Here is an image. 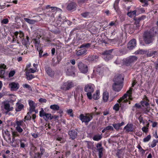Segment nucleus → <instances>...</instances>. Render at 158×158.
<instances>
[{
	"label": "nucleus",
	"instance_id": "18",
	"mask_svg": "<svg viewBox=\"0 0 158 158\" xmlns=\"http://www.w3.org/2000/svg\"><path fill=\"white\" fill-rule=\"evenodd\" d=\"M68 133L70 138L73 140L77 137V133L74 130H71L69 131Z\"/></svg>",
	"mask_w": 158,
	"mask_h": 158
},
{
	"label": "nucleus",
	"instance_id": "13",
	"mask_svg": "<svg viewBox=\"0 0 158 158\" xmlns=\"http://www.w3.org/2000/svg\"><path fill=\"white\" fill-rule=\"evenodd\" d=\"M75 70V67L72 65L69 66L65 70L66 75L68 76H74Z\"/></svg>",
	"mask_w": 158,
	"mask_h": 158
},
{
	"label": "nucleus",
	"instance_id": "48",
	"mask_svg": "<svg viewBox=\"0 0 158 158\" xmlns=\"http://www.w3.org/2000/svg\"><path fill=\"white\" fill-rule=\"evenodd\" d=\"M119 106L118 103L115 104L114 106L113 109L116 111H118L119 110Z\"/></svg>",
	"mask_w": 158,
	"mask_h": 158
},
{
	"label": "nucleus",
	"instance_id": "24",
	"mask_svg": "<svg viewBox=\"0 0 158 158\" xmlns=\"http://www.w3.org/2000/svg\"><path fill=\"white\" fill-rule=\"evenodd\" d=\"M109 94L107 91H105L103 94V99L104 102H106L108 100Z\"/></svg>",
	"mask_w": 158,
	"mask_h": 158
},
{
	"label": "nucleus",
	"instance_id": "5",
	"mask_svg": "<svg viewBox=\"0 0 158 158\" xmlns=\"http://www.w3.org/2000/svg\"><path fill=\"white\" fill-rule=\"evenodd\" d=\"M75 84L72 81H68L63 83L61 85L60 89L63 91L68 90L74 87Z\"/></svg>",
	"mask_w": 158,
	"mask_h": 158
},
{
	"label": "nucleus",
	"instance_id": "40",
	"mask_svg": "<svg viewBox=\"0 0 158 158\" xmlns=\"http://www.w3.org/2000/svg\"><path fill=\"white\" fill-rule=\"evenodd\" d=\"M103 148H100L97 149V150L99 152V158H101L102 155Z\"/></svg>",
	"mask_w": 158,
	"mask_h": 158
},
{
	"label": "nucleus",
	"instance_id": "58",
	"mask_svg": "<svg viewBox=\"0 0 158 158\" xmlns=\"http://www.w3.org/2000/svg\"><path fill=\"white\" fill-rule=\"evenodd\" d=\"M15 73V71H10L9 73V77H13Z\"/></svg>",
	"mask_w": 158,
	"mask_h": 158
},
{
	"label": "nucleus",
	"instance_id": "9",
	"mask_svg": "<svg viewBox=\"0 0 158 158\" xmlns=\"http://www.w3.org/2000/svg\"><path fill=\"white\" fill-rule=\"evenodd\" d=\"M132 90V89L131 88H130L129 90L127 91L126 93L124 94L122 97L118 100V102L119 103H120L121 102H127L128 101V100L127 98V96L128 97L129 99L131 100V94Z\"/></svg>",
	"mask_w": 158,
	"mask_h": 158
},
{
	"label": "nucleus",
	"instance_id": "45",
	"mask_svg": "<svg viewBox=\"0 0 158 158\" xmlns=\"http://www.w3.org/2000/svg\"><path fill=\"white\" fill-rule=\"evenodd\" d=\"M27 78L28 80H30L33 78L34 77V76L32 74H27Z\"/></svg>",
	"mask_w": 158,
	"mask_h": 158
},
{
	"label": "nucleus",
	"instance_id": "17",
	"mask_svg": "<svg viewBox=\"0 0 158 158\" xmlns=\"http://www.w3.org/2000/svg\"><path fill=\"white\" fill-rule=\"evenodd\" d=\"M120 0H116L114 4L113 7L115 11L118 13H119L120 12L119 8L118 7V3ZM125 2H128L130 0H123Z\"/></svg>",
	"mask_w": 158,
	"mask_h": 158
},
{
	"label": "nucleus",
	"instance_id": "32",
	"mask_svg": "<svg viewBox=\"0 0 158 158\" xmlns=\"http://www.w3.org/2000/svg\"><path fill=\"white\" fill-rule=\"evenodd\" d=\"M102 137V135L98 134L95 135L93 139L94 140L98 141L100 140Z\"/></svg>",
	"mask_w": 158,
	"mask_h": 158
},
{
	"label": "nucleus",
	"instance_id": "4",
	"mask_svg": "<svg viewBox=\"0 0 158 158\" xmlns=\"http://www.w3.org/2000/svg\"><path fill=\"white\" fill-rule=\"evenodd\" d=\"M95 87L93 84L89 83L85 85V91L87 92V96L89 99H92V94L94 92Z\"/></svg>",
	"mask_w": 158,
	"mask_h": 158
},
{
	"label": "nucleus",
	"instance_id": "7",
	"mask_svg": "<svg viewBox=\"0 0 158 158\" xmlns=\"http://www.w3.org/2000/svg\"><path fill=\"white\" fill-rule=\"evenodd\" d=\"M135 53L136 54H145L148 57L153 56L154 57L158 54V51H151L150 50L145 51L139 50L136 51L135 52Z\"/></svg>",
	"mask_w": 158,
	"mask_h": 158
},
{
	"label": "nucleus",
	"instance_id": "33",
	"mask_svg": "<svg viewBox=\"0 0 158 158\" xmlns=\"http://www.w3.org/2000/svg\"><path fill=\"white\" fill-rule=\"evenodd\" d=\"M50 108L54 110H58L59 109L60 107L57 105L54 104L51 105Z\"/></svg>",
	"mask_w": 158,
	"mask_h": 158
},
{
	"label": "nucleus",
	"instance_id": "28",
	"mask_svg": "<svg viewBox=\"0 0 158 158\" xmlns=\"http://www.w3.org/2000/svg\"><path fill=\"white\" fill-rule=\"evenodd\" d=\"M124 122H122L121 123L117 124H113V126L115 129L116 130H118L120 129V127L124 124Z\"/></svg>",
	"mask_w": 158,
	"mask_h": 158
},
{
	"label": "nucleus",
	"instance_id": "61",
	"mask_svg": "<svg viewBox=\"0 0 158 158\" xmlns=\"http://www.w3.org/2000/svg\"><path fill=\"white\" fill-rule=\"evenodd\" d=\"M57 140L59 141H60V143L63 142L64 141V139L62 137H58L57 138Z\"/></svg>",
	"mask_w": 158,
	"mask_h": 158
},
{
	"label": "nucleus",
	"instance_id": "36",
	"mask_svg": "<svg viewBox=\"0 0 158 158\" xmlns=\"http://www.w3.org/2000/svg\"><path fill=\"white\" fill-rule=\"evenodd\" d=\"M19 34V37L21 38L24 36V33L21 31H19V32L16 31L15 33V35L16 37H17V36Z\"/></svg>",
	"mask_w": 158,
	"mask_h": 158
},
{
	"label": "nucleus",
	"instance_id": "35",
	"mask_svg": "<svg viewBox=\"0 0 158 158\" xmlns=\"http://www.w3.org/2000/svg\"><path fill=\"white\" fill-rule=\"evenodd\" d=\"M24 20L30 24H34L36 22V21L35 20L30 19L27 18H24Z\"/></svg>",
	"mask_w": 158,
	"mask_h": 158
},
{
	"label": "nucleus",
	"instance_id": "53",
	"mask_svg": "<svg viewBox=\"0 0 158 158\" xmlns=\"http://www.w3.org/2000/svg\"><path fill=\"white\" fill-rule=\"evenodd\" d=\"M12 136H13V138H14L15 139V138L17 136H19V135L18 133L14 131L12 133Z\"/></svg>",
	"mask_w": 158,
	"mask_h": 158
},
{
	"label": "nucleus",
	"instance_id": "3",
	"mask_svg": "<svg viewBox=\"0 0 158 158\" xmlns=\"http://www.w3.org/2000/svg\"><path fill=\"white\" fill-rule=\"evenodd\" d=\"M1 107L2 112L6 114L13 109V107L10 105L9 102L7 100L2 102Z\"/></svg>",
	"mask_w": 158,
	"mask_h": 158
},
{
	"label": "nucleus",
	"instance_id": "10",
	"mask_svg": "<svg viewBox=\"0 0 158 158\" xmlns=\"http://www.w3.org/2000/svg\"><path fill=\"white\" fill-rule=\"evenodd\" d=\"M77 66L80 72L82 73L86 74L88 72V66L81 61L77 63Z\"/></svg>",
	"mask_w": 158,
	"mask_h": 158
},
{
	"label": "nucleus",
	"instance_id": "20",
	"mask_svg": "<svg viewBox=\"0 0 158 158\" xmlns=\"http://www.w3.org/2000/svg\"><path fill=\"white\" fill-rule=\"evenodd\" d=\"M100 68H97L95 67L93 70V72L91 74V78L95 77L97 75L99 74L100 73Z\"/></svg>",
	"mask_w": 158,
	"mask_h": 158
},
{
	"label": "nucleus",
	"instance_id": "63",
	"mask_svg": "<svg viewBox=\"0 0 158 158\" xmlns=\"http://www.w3.org/2000/svg\"><path fill=\"white\" fill-rule=\"evenodd\" d=\"M6 66L4 64H2L0 65V68L1 69H6Z\"/></svg>",
	"mask_w": 158,
	"mask_h": 158
},
{
	"label": "nucleus",
	"instance_id": "39",
	"mask_svg": "<svg viewBox=\"0 0 158 158\" xmlns=\"http://www.w3.org/2000/svg\"><path fill=\"white\" fill-rule=\"evenodd\" d=\"M137 148L139 150V151H140L141 153L143 155L145 152V150H143L140 145H138L137 146Z\"/></svg>",
	"mask_w": 158,
	"mask_h": 158
},
{
	"label": "nucleus",
	"instance_id": "60",
	"mask_svg": "<svg viewBox=\"0 0 158 158\" xmlns=\"http://www.w3.org/2000/svg\"><path fill=\"white\" fill-rule=\"evenodd\" d=\"M19 142L20 144V147L22 148H24L25 147V144L24 143L22 142V140L20 139Z\"/></svg>",
	"mask_w": 158,
	"mask_h": 158
},
{
	"label": "nucleus",
	"instance_id": "42",
	"mask_svg": "<svg viewBox=\"0 0 158 158\" xmlns=\"http://www.w3.org/2000/svg\"><path fill=\"white\" fill-rule=\"evenodd\" d=\"M81 15L85 18H88L90 17L89 13L88 12H86L81 14Z\"/></svg>",
	"mask_w": 158,
	"mask_h": 158
},
{
	"label": "nucleus",
	"instance_id": "8",
	"mask_svg": "<svg viewBox=\"0 0 158 158\" xmlns=\"http://www.w3.org/2000/svg\"><path fill=\"white\" fill-rule=\"evenodd\" d=\"M91 44L89 43L84 44H82L80 47V48L82 49L78 50L77 52L76 55L78 56H80L86 54L87 51V48H89Z\"/></svg>",
	"mask_w": 158,
	"mask_h": 158
},
{
	"label": "nucleus",
	"instance_id": "30",
	"mask_svg": "<svg viewBox=\"0 0 158 158\" xmlns=\"http://www.w3.org/2000/svg\"><path fill=\"white\" fill-rule=\"evenodd\" d=\"M46 72L49 76L51 77L53 76L54 75V72L52 71V70L49 68H47L46 69Z\"/></svg>",
	"mask_w": 158,
	"mask_h": 158
},
{
	"label": "nucleus",
	"instance_id": "41",
	"mask_svg": "<svg viewBox=\"0 0 158 158\" xmlns=\"http://www.w3.org/2000/svg\"><path fill=\"white\" fill-rule=\"evenodd\" d=\"M142 3H144L142 5V6H148V1L149 0H139Z\"/></svg>",
	"mask_w": 158,
	"mask_h": 158
},
{
	"label": "nucleus",
	"instance_id": "62",
	"mask_svg": "<svg viewBox=\"0 0 158 158\" xmlns=\"http://www.w3.org/2000/svg\"><path fill=\"white\" fill-rule=\"evenodd\" d=\"M36 69H35L34 68V69L31 68L29 69L28 71L29 72L31 73H34L36 72Z\"/></svg>",
	"mask_w": 158,
	"mask_h": 158
},
{
	"label": "nucleus",
	"instance_id": "38",
	"mask_svg": "<svg viewBox=\"0 0 158 158\" xmlns=\"http://www.w3.org/2000/svg\"><path fill=\"white\" fill-rule=\"evenodd\" d=\"M81 91V90L78 89H76V91L74 93V95L75 98H77V97L78 96V95L80 96V92Z\"/></svg>",
	"mask_w": 158,
	"mask_h": 158
},
{
	"label": "nucleus",
	"instance_id": "44",
	"mask_svg": "<svg viewBox=\"0 0 158 158\" xmlns=\"http://www.w3.org/2000/svg\"><path fill=\"white\" fill-rule=\"evenodd\" d=\"M34 43L35 46L37 49L38 48H41L39 46L40 44V42L38 40H35L34 41Z\"/></svg>",
	"mask_w": 158,
	"mask_h": 158
},
{
	"label": "nucleus",
	"instance_id": "51",
	"mask_svg": "<svg viewBox=\"0 0 158 158\" xmlns=\"http://www.w3.org/2000/svg\"><path fill=\"white\" fill-rule=\"evenodd\" d=\"M16 130L19 133H21L23 131V129L20 127L16 126Z\"/></svg>",
	"mask_w": 158,
	"mask_h": 158
},
{
	"label": "nucleus",
	"instance_id": "46",
	"mask_svg": "<svg viewBox=\"0 0 158 158\" xmlns=\"http://www.w3.org/2000/svg\"><path fill=\"white\" fill-rule=\"evenodd\" d=\"M26 40L23 39L22 40L23 44L24 45H26L29 42V37L28 36L26 37Z\"/></svg>",
	"mask_w": 158,
	"mask_h": 158
},
{
	"label": "nucleus",
	"instance_id": "56",
	"mask_svg": "<svg viewBox=\"0 0 158 158\" xmlns=\"http://www.w3.org/2000/svg\"><path fill=\"white\" fill-rule=\"evenodd\" d=\"M23 88H27L29 90L31 89V88L30 86L27 84L23 85Z\"/></svg>",
	"mask_w": 158,
	"mask_h": 158
},
{
	"label": "nucleus",
	"instance_id": "34",
	"mask_svg": "<svg viewBox=\"0 0 158 158\" xmlns=\"http://www.w3.org/2000/svg\"><path fill=\"white\" fill-rule=\"evenodd\" d=\"M40 151H41L40 153H37L35 154V157H41L42 155H43V153L44 152V150L43 148H41L40 149Z\"/></svg>",
	"mask_w": 158,
	"mask_h": 158
},
{
	"label": "nucleus",
	"instance_id": "27",
	"mask_svg": "<svg viewBox=\"0 0 158 158\" xmlns=\"http://www.w3.org/2000/svg\"><path fill=\"white\" fill-rule=\"evenodd\" d=\"M76 5L74 2H72L69 4L67 6V8L69 10H71L75 9L76 8Z\"/></svg>",
	"mask_w": 158,
	"mask_h": 158
},
{
	"label": "nucleus",
	"instance_id": "19",
	"mask_svg": "<svg viewBox=\"0 0 158 158\" xmlns=\"http://www.w3.org/2000/svg\"><path fill=\"white\" fill-rule=\"evenodd\" d=\"M28 104L30 106V113H31L34 111L35 107V104L32 100H29Z\"/></svg>",
	"mask_w": 158,
	"mask_h": 158
},
{
	"label": "nucleus",
	"instance_id": "31",
	"mask_svg": "<svg viewBox=\"0 0 158 158\" xmlns=\"http://www.w3.org/2000/svg\"><path fill=\"white\" fill-rule=\"evenodd\" d=\"M98 56L96 55H90L88 57V59L89 61H92L95 60L97 59Z\"/></svg>",
	"mask_w": 158,
	"mask_h": 158
},
{
	"label": "nucleus",
	"instance_id": "11",
	"mask_svg": "<svg viewBox=\"0 0 158 158\" xmlns=\"http://www.w3.org/2000/svg\"><path fill=\"white\" fill-rule=\"evenodd\" d=\"M112 51L109 50L106 51L102 53V57L106 61H108L111 59L113 57L111 54Z\"/></svg>",
	"mask_w": 158,
	"mask_h": 158
},
{
	"label": "nucleus",
	"instance_id": "29",
	"mask_svg": "<svg viewBox=\"0 0 158 158\" xmlns=\"http://www.w3.org/2000/svg\"><path fill=\"white\" fill-rule=\"evenodd\" d=\"M136 11L134 10L133 11L128 12L127 13V15L129 17L132 18L136 16Z\"/></svg>",
	"mask_w": 158,
	"mask_h": 158
},
{
	"label": "nucleus",
	"instance_id": "23",
	"mask_svg": "<svg viewBox=\"0 0 158 158\" xmlns=\"http://www.w3.org/2000/svg\"><path fill=\"white\" fill-rule=\"evenodd\" d=\"M100 91L99 90H97L92 95V99L94 100H98L100 98Z\"/></svg>",
	"mask_w": 158,
	"mask_h": 158
},
{
	"label": "nucleus",
	"instance_id": "64",
	"mask_svg": "<svg viewBox=\"0 0 158 158\" xmlns=\"http://www.w3.org/2000/svg\"><path fill=\"white\" fill-rule=\"evenodd\" d=\"M156 145V143L154 141H153L151 144V147L152 148L155 147Z\"/></svg>",
	"mask_w": 158,
	"mask_h": 158
},
{
	"label": "nucleus",
	"instance_id": "57",
	"mask_svg": "<svg viewBox=\"0 0 158 158\" xmlns=\"http://www.w3.org/2000/svg\"><path fill=\"white\" fill-rule=\"evenodd\" d=\"M138 119L140 123H142L143 124H144L145 122L143 121V118L141 115L139 117Z\"/></svg>",
	"mask_w": 158,
	"mask_h": 158
},
{
	"label": "nucleus",
	"instance_id": "1",
	"mask_svg": "<svg viewBox=\"0 0 158 158\" xmlns=\"http://www.w3.org/2000/svg\"><path fill=\"white\" fill-rule=\"evenodd\" d=\"M124 78L121 75L115 76L114 79L113 89L116 92H119L123 87V81Z\"/></svg>",
	"mask_w": 158,
	"mask_h": 158
},
{
	"label": "nucleus",
	"instance_id": "52",
	"mask_svg": "<svg viewBox=\"0 0 158 158\" xmlns=\"http://www.w3.org/2000/svg\"><path fill=\"white\" fill-rule=\"evenodd\" d=\"M148 128L147 127H146L145 126L143 127L142 128V130L145 133H147L148 131Z\"/></svg>",
	"mask_w": 158,
	"mask_h": 158
},
{
	"label": "nucleus",
	"instance_id": "43",
	"mask_svg": "<svg viewBox=\"0 0 158 158\" xmlns=\"http://www.w3.org/2000/svg\"><path fill=\"white\" fill-rule=\"evenodd\" d=\"M151 138V135H148L143 139V141L144 142H148L150 139Z\"/></svg>",
	"mask_w": 158,
	"mask_h": 158
},
{
	"label": "nucleus",
	"instance_id": "37",
	"mask_svg": "<svg viewBox=\"0 0 158 158\" xmlns=\"http://www.w3.org/2000/svg\"><path fill=\"white\" fill-rule=\"evenodd\" d=\"M141 104L142 106L145 108H148L149 106V103L146 101H141Z\"/></svg>",
	"mask_w": 158,
	"mask_h": 158
},
{
	"label": "nucleus",
	"instance_id": "2",
	"mask_svg": "<svg viewBox=\"0 0 158 158\" xmlns=\"http://www.w3.org/2000/svg\"><path fill=\"white\" fill-rule=\"evenodd\" d=\"M153 31H147L144 32L143 35V39L146 44H148L153 42L154 40Z\"/></svg>",
	"mask_w": 158,
	"mask_h": 158
},
{
	"label": "nucleus",
	"instance_id": "22",
	"mask_svg": "<svg viewBox=\"0 0 158 158\" xmlns=\"http://www.w3.org/2000/svg\"><path fill=\"white\" fill-rule=\"evenodd\" d=\"M20 139H15L14 138H12V143L11 145L14 147H16L19 145Z\"/></svg>",
	"mask_w": 158,
	"mask_h": 158
},
{
	"label": "nucleus",
	"instance_id": "14",
	"mask_svg": "<svg viewBox=\"0 0 158 158\" xmlns=\"http://www.w3.org/2000/svg\"><path fill=\"white\" fill-rule=\"evenodd\" d=\"M9 85L11 91L16 90L19 87V83L15 82H12L10 83Z\"/></svg>",
	"mask_w": 158,
	"mask_h": 158
},
{
	"label": "nucleus",
	"instance_id": "21",
	"mask_svg": "<svg viewBox=\"0 0 158 158\" xmlns=\"http://www.w3.org/2000/svg\"><path fill=\"white\" fill-rule=\"evenodd\" d=\"M23 105L20 102H18L16 103L15 110L17 112L21 111L23 108Z\"/></svg>",
	"mask_w": 158,
	"mask_h": 158
},
{
	"label": "nucleus",
	"instance_id": "55",
	"mask_svg": "<svg viewBox=\"0 0 158 158\" xmlns=\"http://www.w3.org/2000/svg\"><path fill=\"white\" fill-rule=\"evenodd\" d=\"M73 110L72 109H70L67 111V113L70 115L71 116H73V114L72 113Z\"/></svg>",
	"mask_w": 158,
	"mask_h": 158
},
{
	"label": "nucleus",
	"instance_id": "54",
	"mask_svg": "<svg viewBox=\"0 0 158 158\" xmlns=\"http://www.w3.org/2000/svg\"><path fill=\"white\" fill-rule=\"evenodd\" d=\"M107 131L108 130L113 131L114 130V128L111 126H108L105 127Z\"/></svg>",
	"mask_w": 158,
	"mask_h": 158
},
{
	"label": "nucleus",
	"instance_id": "59",
	"mask_svg": "<svg viewBox=\"0 0 158 158\" xmlns=\"http://www.w3.org/2000/svg\"><path fill=\"white\" fill-rule=\"evenodd\" d=\"M8 22V19H3L1 22L2 23L6 24Z\"/></svg>",
	"mask_w": 158,
	"mask_h": 158
},
{
	"label": "nucleus",
	"instance_id": "47",
	"mask_svg": "<svg viewBox=\"0 0 158 158\" xmlns=\"http://www.w3.org/2000/svg\"><path fill=\"white\" fill-rule=\"evenodd\" d=\"M37 49L39 52V56L40 57H41L42 56V54L43 52V51L42 50L41 48H38Z\"/></svg>",
	"mask_w": 158,
	"mask_h": 158
},
{
	"label": "nucleus",
	"instance_id": "16",
	"mask_svg": "<svg viewBox=\"0 0 158 158\" xmlns=\"http://www.w3.org/2000/svg\"><path fill=\"white\" fill-rule=\"evenodd\" d=\"M136 40L135 39H132L128 43L127 48L130 50L132 49L136 46Z\"/></svg>",
	"mask_w": 158,
	"mask_h": 158
},
{
	"label": "nucleus",
	"instance_id": "12",
	"mask_svg": "<svg viewBox=\"0 0 158 158\" xmlns=\"http://www.w3.org/2000/svg\"><path fill=\"white\" fill-rule=\"evenodd\" d=\"M40 115L41 117H43L46 120L48 119L51 120L53 117L51 114L46 113L44 112V110L42 109L40 112Z\"/></svg>",
	"mask_w": 158,
	"mask_h": 158
},
{
	"label": "nucleus",
	"instance_id": "49",
	"mask_svg": "<svg viewBox=\"0 0 158 158\" xmlns=\"http://www.w3.org/2000/svg\"><path fill=\"white\" fill-rule=\"evenodd\" d=\"M93 144L91 142H87V148L89 149H91L93 147Z\"/></svg>",
	"mask_w": 158,
	"mask_h": 158
},
{
	"label": "nucleus",
	"instance_id": "26",
	"mask_svg": "<svg viewBox=\"0 0 158 158\" xmlns=\"http://www.w3.org/2000/svg\"><path fill=\"white\" fill-rule=\"evenodd\" d=\"M127 132H131L133 131V125L132 124H127L124 127Z\"/></svg>",
	"mask_w": 158,
	"mask_h": 158
},
{
	"label": "nucleus",
	"instance_id": "50",
	"mask_svg": "<svg viewBox=\"0 0 158 158\" xmlns=\"http://www.w3.org/2000/svg\"><path fill=\"white\" fill-rule=\"evenodd\" d=\"M119 39L118 38H115L111 40V42L114 44L118 43L119 42Z\"/></svg>",
	"mask_w": 158,
	"mask_h": 158
},
{
	"label": "nucleus",
	"instance_id": "15",
	"mask_svg": "<svg viewBox=\"0 0 158 158\" xmlns=\"http://www.w3.org/2000/svg\"><path fill=\"white\" fill-rule=\"evenodd\" d=\"M137 59L136 56H129L126 59V62L127 64H130L135 62Z\"/></svg>",
	"mask_w": 158,
	"mask_h": 158
},
{
	"label": "nucleus",
	"instance_id": "6",
	"mask_svg": "<svg viewBox=\"0 0 158 158\" xmlns=\"http://www.w3.org/2000/svg\"><path fill=\"white\" fill-rule=\"evenodd\" d=\"M79 119L82 123L88 124L93 118V115L91 113L81 114L79 116Z\"/></svg>",
	"mask_w": 158,
	"mask_h": 158
},
{
	"label": "nucleus",
	"instance_id": "25",
	"mask_svg": "<svg viewBox=\"0 0 158 158\" xmlns=\"http://www.w3.org/2000/svg\"><path fill=\"white\" fill-rule=\"evenodd\" d=\"M25 122V120H20L19 121H17L16 122V126L22 127L24 129L26 128V125L24 123Z\"/></svg>",
	"mask_w": 158,
	"mask_h": 158
}]
</instances>
